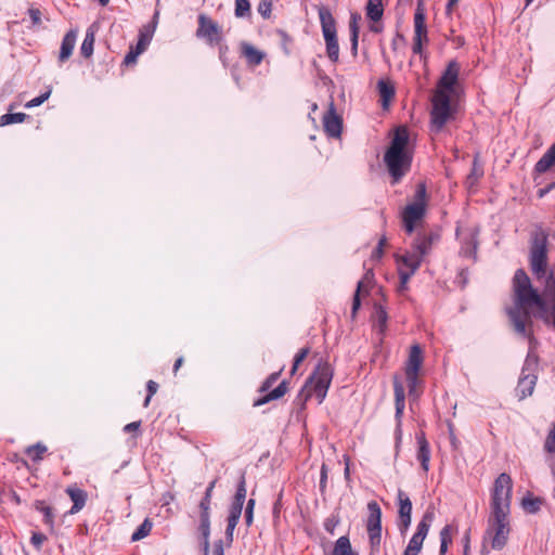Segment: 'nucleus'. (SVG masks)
Masks as SVG:
<instances>
[{"label":"nucleus","mask_w":555,"mask_h":555,"mask_svg":"<svg viewBox=\"0 0 555 555\" xmlns=\"http://www.w3.org/2000/svg\"><path fill=\"white\" fill-rule=\"evenodd\" d=\"M323 126L325 132L332 138H339L343 129V120L335 112L333 103L330 104L327 112L323 117Z\"/></svg>","instance_id":"nucleus-15"},{"label":"nucleus","mask_w":555,"mask_h":555,"mask_svg":"<svg viewBox=\"0 0 555 555\" xmlns=\"http://www.w3.org/2000/svg\"><path fill=\"white\" fill-rule=\"evenodd\" d=\"M543 281L542 295L533 288L531 281L522 269H518L513 278L514 306L506 309L513 330L534 344L532 318L548 321L547 301L555 302V278L552 271L546 272Z\"/></svg>","instance_id":"nucleus-1"},{"label":"nucleus","mask_w":555,"mask_h":555,"mask_svg":"<svg viewBox=\"0 0 555 555\" xmlns=\"http://www.w3.org/2000/svg\"><path fill=\"white\" fill-rule=\"evenodd\" d=\"M513 481L509 475L502 473L495 479L491 498V513L511 512Z\"/></svg>","instance_id":"nucleus-7"},{"label":"nucleus","mask_w":555,"mask_h":555,"mask_svg":"<svg viewBox=\"0 0 555 555\" xmlns=\"http://www.w3.org/2000/svg\"><path fill=\"white\" fill-rule=\"evenodd\" d=\"M541 503L539 498L526 496L521 500L522 508L530 514L537 513L540 509Z\"/></svg>","instance_id":"nucleus-39"},{"label":"nucleus","mask_w":555,"mask_h":555,"mask_svg":"<svg viewBox=\"0 0 555 555\" xmlns=\"http://www.w3.org/2000/svg\"><path fill=\"white\" fill-rule=\"evenodd\" d=\"M435 514L433 511H427L424 515L420 524L417 525L416 532L414 534L418 535L422 539H425L429 527L434 520Z\"/></svg>","instance_id":"nucleus-31"},{"label":"nucleus","mask_w":555,"mask_h":555,"mask_svg":"<svg viewBox=\"0 0 555 555\" xmlns=\"http://www.w3.org/2000/svg\"><path fill=\"white\" fill-rule=\"evenodd\" d=\"M272 11V2L270 0H262L258 4V12L263 18H269Z\"/></svg>","instance_id":"nucleus-51"},{"label":"nucleus","mask_w":555,"mask_h":555,"mask_svg":"<svg viewBox=\"0 0 555 555\" xmlns=\"http://www.w3.org/2000/svg\"><path fill=\"white\" fill-rule=\"evenodd\" d=\"M278 376H279V373H273L271 374L267 379L266 382L263 383L262 387H261V390L264 391L267 390L272 383H274L276 379H278Z\"/></svg>","instance_id":"nucleus-61"},{"label":"nucleus","mask_w":555,"mask_h":555,"mask_svg":"<svg viewBox=\"0 0 555 555\" xmlns=\"http://www.w3.org/2000/svg\"><path fill=\"white\" fill-rule=\"evenodd\" d=\"M146 388H147V396L144 400L145 408L149 406L152 397L157 392L158 384L154 380H149L146 384Z\"/></svg>","instance_id":"nucleus-53"},{"label":"nucleus","mask_w":555,"mask_h":555,"mask_svg":"<svg viewBox=\"0 0 555 555\" xmlns=\"http://www.w3.org/2000/svg\"><path fill=\"white\" fill-rule=\"evenodd\" d=\"M546 461H547L548 466L551 468L552 475H553V477L555 479V454H548Z\"/></svg>","instance_id":"nucleus-63"},{"label":"nucleus","mask_w":555,"mask_h":555,"mask_svg":"<svg viewBox=\"0 0 555 555\" xmlns=\"http://www.w3.org/2000/svg\"><path fill=\"white\" fill-rule=\"evenodd\" d=\"M423 356L422 349L418 345H413L410 350L409 359L405 366V375H410L411 378L414 375H418V371L422 366Z\"/></svg>","instance_id":"nucleus-17"},{"label":"nucleus","mask_w":555,"mask_h":555,"mask_svg":"<svg viewBox=\"0 0 555 555\" xmlns=\"http://www.w3.org/2000/svg\"><path fill=\"white\" fill-rule=\"evenodd\" d=\"M154 28L145 27L140 30L139 40L150 44L153 37Z\"/></svg>","instance_id":"nucleus-56"},{"label":"nucleus","mask_w":555,"mask_h":555,"mask_svg":"<svg viewBox=\"0 0 555 555\" xmlns=\"http://www.w3.org/2000/svg\"><path fill=\"white\" fill-rule=\"evenodd\" d=\"M47 540V537L42 533H39V532H34L33 535H31V543L33 545L39 550L42 545V543Z\"/></svg>","instance_id":"nucleus-57"},{"label":"nucleus","mask_w":555,"mask_h":555,"mask_svg":"<svg viewBox=\"0 0 555 555\" xmlns=\"http://www.w3.org/2000/svg\"><path fill=\"white\" fill-rule=\"evenodd\" d=\"M406 380L410 396L413 398H417L420 395V391L417 389L420 385V379L417 375H414L412 378L410 375H406Z\"/></svg>","instance_id":"nucleus-48"},{"label":"nucleus","mask_w":555,"mask_h":555,"mask_svg":"<svg viewBox=\"0 0 555 555\" xmlns=\"http://www.w3.org/2000/svg\"><path fill=\"white\" fill-rule=\"evenodd\" d=\"M547 235L543 231H535L530 247V267L538 281L546 276L547 271Z\"/></svg>","instance_id":"nucleus-5"},{"label":"nucleus","mask_w":555,"mask_h":555,"mask_svg":"<svg viewBox=\"0 0 555 555\" xmlns=\"http://www.w3.org/2000/svg\"><path fill=\"white\" fill-rule=\"evenodd\" d=\"M333 555H359L351 547V543L348 537L343 535L335 542Z\"/></svg>","instance_id":"nucleus-28"},{"label":"nucleus","mask_w":555,"mask_h":555,"mask_svg":"<svg viewBox=\"0 0 555 555\" xmlns=\"http://www.w3.org/2000/svg\"><path fill=\"white\" fill-rule=\"evenodd\" d=\"M198 38H204L209 46L219 44L222 41V30L217 22L210 17L201 14L198 16V28L196 30Z\"/></svg>","instance_id":"nucleus-11"},{"label":"nucleus","mask_w":555,"mask_h":555,"mask_svg":"<svg viewBox=\"0 0 555 555\" xmlns=\"http://www.w3.org/2000/svg\"><path fill=\"white\" fill-rule=\"evenodd\" d=\"M326 480H327V467L325 464L322 465L321 467V478H320V488L321 490H323L326 486Z\"/></svg>","instance_id":"nucleus-60"},{"label":"nucleus","mask_w":555,"mask_h":555,"mask_svg":"<svg viewBox=\"0 0 555 555\" xmlns=\"http://www.w3.org/2000/svg\"><path fill=\"white\" fill-rule=\"evenodd\" d=\"M418 451L417 460L421 462L423 470L426 473L429 469L430 450L429 444L424 435L417 436Z\"/></svg>","instance_id":"nucleus-21"},{"label":"nucleus","mask_w":555,"mask_h":555,"mask_svg":"<svg viewBox=\"0 0 555 555\" xmlns=\"http://www.w3.org/2000/svg\"><path fill=\"white\" fill-rule=\"evenodd\" d=\"M361 20V16L357 13L351 14L349 28H350V35H351V48L353 53H357L358 50V38H359V21Z\"/></svg>","instance_id":"nucleus-32"},{"label":"nucleus","mask_w":555,"mask_h":555,"mask_svg":"<svg viewBox=\"0 0 555 555\" xmlns=\"http://www.w3.org/2000/svg\"><path fill=\"white\" fill-rule=\"evenodd\" d=\"M481 176V172H478L476 168L472 170V173L467 177V183L473 185L476 180Z\"/></svg>","instance_id":"nucleus-62"},{"label":"nucleus","mask_w":555,"mask_h":555,"mask_svg":"<svg viewBox=\"0 0 555 555\" xmlns=\"http://www.w3.org/2000/svg\"><path fill=\"white\" fill-rule=\"evenodd\" d=\"M425 215V208L422 203L409 204L402 214L405 231L411 234L414 231L416 221L421 220Z\"/></svg>","instance_id":"nucleus-14"},{"label":"nucleus","mask_w":555,"mask_h":555,"mask_svg":"<svg viewBox=\"0 0 555 555\" xmlns=\"http://www.w3.org/2000/svg\"><path fill=\"white\" fill-rule=\"evenodd\" d=\"M385 244H386V238H385V237L380 238V240H379V242H378V245L376 246V248L374 249V251H373V254H372V257H373L374 259H379V258H382V256H383V254H384L383 248H384V245H385Z\"/></svg>","instance_id":"nucleus-59"},{"label":"nucleus","mask_w":555,"mask_h":555,"mask_svg":"<svg viewBox=\"0 0 555 555\" xmlns=\"http://www.w3.org/2000/svg\"><path fill=\"white\" fill-rule=\"evenodd\" d=\"M433 108L430 112L431 130L439 132L446 124L454 118L455 108L451 104L450 94L443 90H436L433 99Z\"/></svg>","instance_id":"nucleus-3"},{"label":"nucleus","mask_w":555,"mask_h":555,"mask_svg":"<svg viewBox=\"0 0 555 555\" xmlns=\"http://www.w3.org/2000/svg\"><path fill=\"white\" fill-rule=\"evenodd\" d=\"M424 540L425 539H422L418 535L413 534V537L411 538L404 552L413 554V555H417L423 547Z\"/></svg>","instance_id":"nucleus-42"},{"label":"nucleus","mask_w":555,"mask_h":555,"mask_svg":"<svg viewBox=\"0 0 555 555\" xmlns=\"http://www.w3.org/2000/svg\"><path fill=\"white\" fill-rule=\"evenodd\" d=\"M433 241H434V236L431 234L417 236L413 244L412 250L416 255H420V258L423 260V258L430 251Z\"/></svg>","instance_id":"nucleus-22"},{"label":"nucleus","mask_w":555,"mask_h":555,"mask_svg":"<svg viewBox=\"0 0 555 555\" xmlns=\"http://www.w3.org/2000/svg\"><path fill=\"white\" fill-rule=\"evenodd\" d=\"M509 532V514L490 512L487 535L491 539L493 550H502L506 545Z\"/></svg>","instance_id":"nucleus-6"},{"label":"nucleus","mask_w":555,"mask_h":555,"mask_svg":"<svg viewBox=\"0 0 555 555\" xmlns=\"http://www.w3.org/2000/svg\"><path fill=\"white\" fill-rule=\"evenodd\" d=\"M36 508L43 513L44 515V521L52 526L53 525V514L52 508L50 506L44 505L43 502H37Z\"/></svg>","instance_id":"nucleus-49"},{"label":"nucleus","mask_w":555,"mask_h":555,"mask_svg":"<svg viewBox=\"0 0 555 555\" xmlns=\"http://www.w3.org/2000/svg\"><path fill=\"white\" fill-rule=\"evenodd\" d=\"M33 24L38 25L41 23V12L39 9L31 8L28 11Z\"/></svg>","instance_id":"nucleus-58"},{"label":"nucleus","mask_w":555,"mask_h":555,"mask_svg":"<svg viewBox=\"0 0 555 555\" xmlns=\"http://www.w3.org/2000/svg\"><path fill=\"white\" fill-rule=\"evenodd\" d=\"M459 73V64L455 61H451L439 79L437 90H443L450 94L457 82Z\"/></svg>","instance_id":"nucleus-16"},{"label":"nucleus","mask_w":555,"mask_h":555,"mask_svg":"<svg viewBox=\"0 0 555 555\" xmlns=\"http://www.w3.org/2000/svg\"><path fill=\"white\" fill-rule=\"evenodd\" d=\"M544 450L547 454H555V423L545 439Z\"/></svg>","instance_id":"nucleus-47"},{"label":"nucleus","mask_w":555,"mask_h":555,"mask_svg":"<svg viewBox=\"0 0 555 555\" xmlns=\"http://www.w3.org/2000/svg\"><path fill=\"white\" fill-rule=\"evenodd\" d=\"M76 37H77V31L73 30V29L69 30L68 33H66V35L64 36V38L62 40V44H61L60 55H59L60 62L67 61L70 57V55L73 54V51H74V48L76 44Z\"/></svg>","instance_id":"nucleus-18"},{"label":"nucleus","mask_w":555,"mask_h":555,"mask_svg":"<svg viewBox=\"0 0 555 555\" xmlns=\"http://www.w3.org/2000/svg\"><path fill=\"white\" fill-rule=\"evenodd\" d=\"M198 530L203 537L204 551L207 553L209 548V534H210V514H201Z\"/></svg>","instance_id":"nucleus-27"},{"label":"nucleus","mask_w":555,"mask_h":555,"mask_svg":"<svg viewBox=\"0 0 555 555\" xmlns=\"http://www.w3.org/2000/svg\"><path fill=\"white\" fill-rule=\"evenodd\" d=\"M67 494L69 495L70 500L73 501V506L69 511L70 514H76L80 509L83 508L86 501H87V493L86 491L75 488V487H68L66 489Z\"/></svg>","instance_id":"nucleus-20"},{"label":"nucleus","mask_w":555,"mask_h":555,"mask_svg":"<svg viewBox=\"0 0 555 555\" xmlns=\"http://www.w3.org/2000/svg\"><path fill=\"white\" fill-rule=\"evenodd\" d=\"M27 115L24 113L4 114L0 117V126H8L11 124H20L26 119Z\"/></svg>","instance_id":"nucleus-40"},{"label":"nucleus","mask_w":555,"mask_h":555,"mask_svg":"<svg viewBox=\"0 0 555 555\" xmlns=\"http://www.w3.org/2000/svg\"><path fill=\"white\" fill-rule=\"evenodd\" d=\"M383 0H369L366 4V15L370 20L377 22L383 16Z\"/></svg>","instance_id":"nucleus-30"},{"label":"nucleus","mask_w":555,"mask_h":555,"mask_svg":"<svg viewBox=\"0 0 555 555\" xmlns=\"http://www.w3.org/2000/svg\"><path fill=\"white\" fill-rule=\"evenodd\" d=\"M413 153L409 147V132L406 128L399 127L395 130L390 145L384 155V162L397 183L410 170Z\"/></svg>","instance_id":"nucleus-2"},{"label":"nucleus","mask_w":555,"mask_h":555,"mask_svg":"<svg viewBox=\"0 0 555 555\" xmlns=\"http://www.w3.org/2000/svg\"><path fill=\"white\" fill-rule=\"evenodd\" d=\"M398 504H399V530L401 533L406 532L411 525L412 502L410 498L402 491L398 490Z\"/></svg>","instance_id":"nucleus-13"},{"label":"nucleus","mask_w":555,"mask_h":555,"mask_svg":"<svg viewBox=\"0 0 555 555\" xmlns=\"http://www.w3.org/2000/svg\"><path fill=\"white\" fill-rule=\"evenodd\" d=\"M440 550L439 555H444L448 551L449 544L452 542L451 526H444L440 531Z\"/></svg>","instance_id":"nucleus-36"},{"label":"nucleus","mask_w":555,"mask_h":555,"mask_svg":"<svg viewBox=\"0 0 555 555\" xmlns=\"http://www.w3.org/2000/svg\"><path fill=\"white\" fill-rule=\"evenodd\" d=\"M250 13V3L248 0H235V16L245 17Z\"/></svg>","instance_id":"nucleus-44"},{"label":"nucleus","mask_w":555,"mask_h":555,"mask_svg":"<svg viewBox=\"0 0 555 555\" xmlns=\"http://www.w3.org/2000/svg\"><path fill=\"white\" fill-rule=\"evenodd\" d=\"M395 401H396V417L400 418L404 410V388L403 385L395 379L393 382Z\"/></svg>","instance_id":"nucleus-26"},{"label":"nucleus","mask_w":555,"mask_h":555,"mask_svg":"<svg viewBox=\"0 0 555 555\" xmlns=\"http://www.w3.org/2000/svg\"><path fill=\"white\" fill-rule=\"evenodd\" d=\"M374 309H375V311H374L375 324H376V326H378L379 332L383 333L387 327L388 314H387L386 310L384 309V307L380 305H375Z\"/></svg>","instance_id":"nucleus-34"},{"label":"nucleus","mask_w":555,"mask_h":555,"mask_svg":"<svg viewBox=\"0 0 555 555\" xmlns=\"http://www.w3.org/2000/svg\"><path fill=\"white\" fill-rule=\"evenodd\" d=\"M216 482H217V480H212L205 491V495L199 503L201 514H205V513L209 514L211 495H212V491L216 486Z\"/></svg>","instance_id":"nucleus-35"},{"label":"nucleus","mask_w":555,"mask_h":555,"mask_svg":"<svg viewBox=\"0 0 555 555\" xmlns=\"http://www.w3.org/2000/svg\"><path fill=\"white\" fill-rule=\"evenodd\" d=\"M369 509V518H367V529L382 527V509L379 505L375 501H371L367 504Z\"/></svg>","instance_id":"nucleus-23"},{"label":"nucleus","mask_w":555,"mask_h":555,"mask_svg":"<svg viewBox=\"0 0 555 555\" xmlns=\"http://www.w3.org/2000/svg\"><path fill=\"white\" fill-rule=\"evenodd\" d=\"M94 41V33L91 29H88L80 47V53L83 57L88 59L92 55Z\"/></svg>","instance_id":"nucleus-33"},{"label":"nucleus","mask_w":555,"mask_h":555,"mask_svg":"<svg viewBox=\"0 0 555 555\" xmlns=\"http://www.w3.org/2000/svg\"><path fill=\"white\" fill-rule=\"evenodd\" d=\"M396 260L399 266L400 288L403 289L411 276L417 271L423 260L420 258V255H416L413 250L397 256Z\"/></svg>","instance_id":"nucleus-10"},{"label":"nucleus","mask_w":555,"mask_h":555,"mask_svg":"<svg viewBox=\"0 0 555 555\" xmlns=\"http://www.w3.org/2000/svg\"><path fill=\"white\" fill-rule=\"evenodd\" d=\"M245 499H246V480H245V475L242 474L238 485H237L236 493L231 503L229 512H233V513L235 512L237 514H242Z\"/></svg>","instance_id":"nucleus-19"},{"label":"nucleus","mask_w":555,"mask_h":555,"mask_svg":"<svg viewBox=\"0 0 555 555\" xmlns=\"http://www.w3.org/2000/svg\"><path fill=\"white\" fill-rule=\"evenodd\" d=\"M243 54L250 65H259L263 60V53L248 43L243 44Z\"/></svg>","instance_id":"nucleus-29"},{"label":"nucleus","mask_w":555,"mask_h":555,"mask_svg":"<svg viewBox=\"0 0 555 555\" xmlns=\"http://www.w3.org/2000/svg\"><path fill=\"white\" fill-rule=\"evenodd\" d=\"M363 289H364V281H359L354 296H353V300H352V309H351L352 318L356 317L358 310L360 309V306H361L360 295L363 292Z\"/></svg>","instance_id":"nucleus-43"},{"label":"nucleus","mask_w":555,"mask_h":555,"mask_svg":"<svg viewBox=\"0 0 555 555\" xmlns=\"http://www.w3.org/2000/svg\"><path fill=\"white\" fill-rule=\"evenodd\" d=\"M242 514H237V513H233V512H229V516H228V526H227V530H225V535H227V539L229 540V542L231 543L232 540H233V532H234V529L240 520V517H241Z\"/></svg>","instance_id":"nucleus-41"},{"label":"nucleus","mask_w":555,"mask_h":555,"mask_svg":"<svg viewBox=\"0 0 555 555\" xmlns=\"http://www.w3.org/2000/svg\"><path fill=\"white\" fill-rule=\"evenodd\" d=\"M139 55L140 53L131 46L129 52L124 59V64L127 66L134 64Z\"/></svg>","instance_id":"nucleus-55"},{"label":"nucleus","mask_w":555,"mask_h":555,"mask_svg":"<svg viewBox=\"0 0 555 555\" xmlns=\"http://www.w3.org/2000/svg\"><path fill=\"white\" fill-rule=\"evenodd\" d=\"M310 349L308 347L301 348L294 358V363L291 370V374H295L299 364L307 358Z\"/></svg>","instance_id":"nucleus-46"},{"label":"nucleus","mask_w":555,"mask_h":555,"mask_svg":"<svg viewBox=\"0 0 555 555\" xmlns=\"http://www.w3.org/2000/svg\"><path fill=\"white\" fill-rule=\"evenodd\" d=\"M337 524H338V520H335V519H327V520L325 521V529H326L328 532L333 533V532H334V529H335V527H336V525H337Z\"/></svg>","instance_id":"nucleus-64"},{"label":"nucleus","mask_w":555,"mask_h":555,"mask_svg":"<svg viewBox=\"0 0 555 555\" xmlns=\"http://www.w3.org/2000/svg\"><path fill=\"white\" fill-rule=\"evenodd\" d=\"M319 17L322 26L323 36L326 42V52L331 61L337 62L339 56V47L336 38L335 20L326 8L319 10Z\"/></svg>","instance_id":"nucleus-8"},{"label":"nucleus","mask_w":555,"mask_h":555,"mask_svg":"<svg viewBox=\"0 0 555 555\" xmlns=\"http://www.w3.org/2000/svg\"><path fill=\"white\" fill-rule=\"evenodd\" d=\"M47 452V447L42 443H36L26 449V454L31 457L33 461L38 462L42 460L43 454Z\"/></svg>","instance_id":"nucleus-38"},{"label":"nucleus","mask_w":555,"mask_h":555,"mask_svg":"<svg viewBox=\"0 0 555 555\" xmlns=\"http://www.w3.org/2000/svg\"><path fill=\"white\" fill-rule=\"evenodd\" d=\"M370 543L373 548H377L380 544L382 540V527H378V529L370 528L367 529Z\"/></svg>","instance_id":"nucleus-45"},{"label":"nucleus","mask_w":555,"mask_h":555,"mask_svg":"<svg viewBox=\"0 0 555 555\" xmlns=\"http://www.w3.org/2000/svg\"><path fill=\"white\" fill-rule=\"evenodd\" d=\"M286 391H287V383L285 380H283L271 392H269L268 395L263 396L262 398H259L258 400H256L254 405L260 406V405L268 403L271 400H276V399L283 397L286 393Z\"/></svg>","instance_id":"nucleus-25"},{"label":"nucleus","mask_w":555,"mask_h":555,"mask_svg":"<svg viewBox=\"0 0 555 555\" xmlns=\"http://www.w3.org/2000/svg\"><path fill=\"white\" fill-rule=\"evenodd\" d=\"M425 201H426V186L424 183H420L416 188L414 203H422L425 206Z\"/></svg>","instance_id":"nucleus-54"},{"label":"nucleus","mask_w":555,"mask_h":555,"mask_svg":"<svg viewBox=\"0 0 555 555\" xmlns=\"http://www.w3.org/2000/svg\"><path fill=\"white\" fill-rule=\"evenodd\" d=\"M378 89H379L380 96L383 98V100L385 102L388 101L390 98H392L395 94L393 88L391 86H389L388 83H386L385 81L378 82Z\"/></svg>","instance_id":"nucleus-50"},{"label":"nucleus","mask_w":555,"mask_h":555,"mask_svg":"<svg viewBox=\"0 0 555 555\" xmlns=\"http://www.w3.org/2000/svg\"><path fill=\"white\" fill-rule=\"evenodd\" d=\"M427 29L425 25V15L418 8L414 15V38H413V52L415 54H422L423 42H427Z\"/></svg>","instance_id":"nucleus-12"},{"label":"nucleus","mask_w":555,"mask_h":555,"mask_svg":"<svg viewBox=\"0 0 555 555\" xmlns=\"http://www.w3.org/2000/svg\"><path fill=\"white\" fill-rule=\"evenodd\" d=\"M333 378V369L327 362H321L309 377L302 391L306 392V400L314 393L321 403L326 397L327 389Z\"/></svg>","instance_id":"nucleus-4"},{"label":"nucleus","mask_w":555,"mask_h":555,"mask_svg":"<svg viewBox=\"0 0 555 555\" xmlns=\"http://www.w3.org/2000/svg\"><path fill=\"white\" fill-rule=\"evenodd\" d=\"M51 95V89H49L47 92H44L43 94L37 96V98H34L33 100H30L29 102L26 103V107L27 108H31V107H36V106H39L41 105L44 101H47L49 99V96Z\"/></svg>","instance_id":"nucleus-52"},{"label":"nucleus","mask_w":555,"mask_h":555,"mask_svg":"<svg viewBox=\"0 0 555 555\" xmlns=\"http://www.w3.org/2000/svg\"><path fill=\"white\" fill-rule=\"evenodd\" d=\"M538 365V359L530 351L525 361V365L519 377L516 392L519 399H525L532 395L537 384L535 369Z\"/></svg>","instance_id":"nucleus-9"},{"label":"nucleus","mask_w":555,"mask_h":555,"mask_svg":"<svg viewBox=\"0 0 555 555\" xmlns=\"http://www.w3.org/2000/svg\"><path fill=\"white\" fill-rule=\"evenodd\" d=\"M153 524L150 521V519H145L132 533L131 540L132 541H139L143 538L147 537L152 530Z\"/></svg>","instance_id":"nucleus-37"},{"label":"nucleus","mask_w":555,"mask_h":555,"mask_svg":"<svg viewBox=\"0 0 555 555\" xmlns=\"http://www.w3.org/2000/svg\"><path fill=\"white\" fill-rule=\"evenodd\" d=\"M555 166V143L545 152V154L535 164V171L543 173Z\"/></svg>","instance_id":"nucleus-24"}]
</instances>
